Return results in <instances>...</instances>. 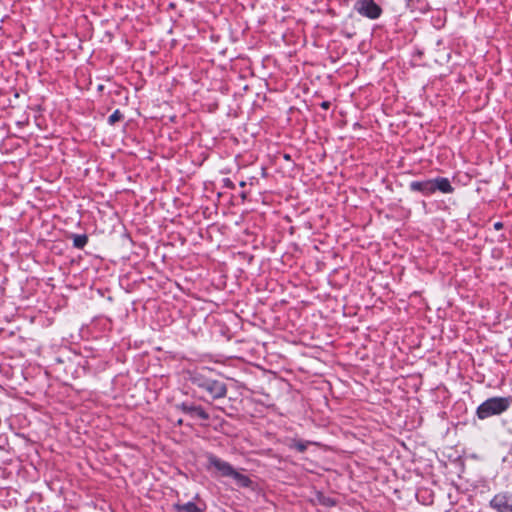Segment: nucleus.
Listing matches in <instances>:
<instances>
[{"label": "nucleus", "instance_id": "nucleus-15", "mask_svg": "<svg viewBox=\"0 0 512 512\" xmlns=\"http://www.w3.org/2000/svg\"><path fill=\"white\" fill-rule=\"evenodd\" d=\"M494 227H495V229L499 230V229L502 228V223L497 222V223L494 224Z\"/></svg>", "mask_w": 512, "mask_h": 512}, {"label": "nucleus", "instance_id": "nucleus-2", "mask_svg": "<svg viewBox=\"0 0 512 512\" xmlns=\"http://www.w3.org/2000/svg\"><path fill=\"white\" fill-rule=\"evenodd\" d=\"M190 380L197 387L207 391L213 399H221L227 395L226 384L219 380L207 378L199 372L192 373Z\"/></svg>", "mask_w": 512, "mask_h": 512}, {"label": "nucleus", "instance_id": "nucleus-4", "mask_svg": "<svg viewBox=\"0 0 512 512\" xmlns=\"http://www.w3.org/2000/svg\"><path fill=\"white\" fill-rule=\"evenodd\" d=\"M489 506L496 512H512V495L499 492L492 497Z\"/></svg>", "mask_w": 512, "mask_h": 512}, {"label": "nucleus", "instance_id": "nucleus-5", "mask_svg": "<svg viewBox=\"0 0 512 512\" xmlns=\"http://www.w3.org/2000/svg\"><path fill=\"white\" fill-rule=\"evenodd\" d=\"M208 463L210 467L215 468L223 477H229L234 469L233 466L230 465L228 462L214 455L208 456Z\"/></svg>", "mask_w": 512, "mask_h": 512}, {"label": "nucleus", "instance_id": "nucleus-6", "mask_svg": "<svg viewBox=\"0 0 512 512\" xmlns=\"http://www.w3.org/2000/svg\"><path fill=\"white\" fill-rule=\"evenodd\" d=\"M410 189L415 192H421L424 195H431L434 193L433 181H413L410 183Z\"/></svg>", "mask_w": 512, "mask_h": 512}, {"label": "nucleus", "instance_id": "nucleus-16", "mask_svg": "<svg viewBox=\"0 0 512 512\" xmlns=\"http://www.w3.org/2000/svg\"><path fill=\"white\" fill-rule=\"evenodd\" d=\"M322 106H323L324 108H327V107H328V103H327V102H324V103L322 104Z\"/></svg>", "mask_w": 512, "mask_h": 512}, {"label": "nucleus", "instance_id": "nucleus-11", "mask_svg": "<svg viewBox=\"0 0 512 512\" xmlns=\"http://www.w3.org/2000/svg\"><path fill=\"white\" fill-rule=\"evenodd\" d=\"M87 243L86 236H76L74 239V245L78 248H82Z\"/></svg>", "mask_w": 512, "mask_h": 512}, {"label": "nucleus", "instance_id": "nucleus-1", "mask_svg": "<svg viewBox=\"0 0 512 512\" xmlns=\"http://www.w3.org/2000/svg\"><path fill=\"white\" fill-rule=\"evenodd\" d=\"M511 404V397H492L478 406L476 415L481 420L500 415L505 412Z\"/></svg>", "mask_w": 512, "mask_h": 512}, {"label": "nucleus", "instance_id": "nucleus-8", "mask_svg": "<svg viewBox=\"0 0 512 512\" xmlns=\"http://www.w3.org/2000/svg\"><path fill=\"white\" fill-rule=\"evenodd\" d=\"M432 181H433V186H434V192L436 190H439L442 193H451L453 191L450 181L447 178L438 177V178L432 179Z\"/></svg>", "mask_w": 512, "mask_h": 512}, {"label": "nucleus", "instance_id": "nucleus-3", "mask_svg": "<svg viewBox=\"0 0 512 512\" xmlns=\"http://www.w3.org/2000/svg\"><path fill=\"white\" fill-rule=\"evenodd\" d=\"M354 9L363 17L378 19L382 14L381 7L374 0H356Z\"/></svg>", "mask_w": 512, "mask_h": 512}, {"label": "nucleus", "instance_id": "nucleus-7", "mask_svg": "<svg viewBox=\"0 0 512 512\" xmlns=\"http://www.w3.org/2000/svg\"><path fill=\"white\" fill-rule=\"evenodd\" d=\"M181 409L192 418H200L203 420L209 419V415L201 406L182 404Z\"/></svg>", "mask_w": 512, "mask_h": 512}, {"label": "nucleus", "instance_id": "nucleus-14", "mask_svg": "<svg viewBox=\"0 0 512 512\" xmlns=\"http://www.w3.org/2000/svg\"><path fill=\"white\" fill-rule=\"evenodd\" d=\"M295 448L300 451V452H303L306 450V444L302 443V442H297L295 443Z\"/></svg>", "mask_w": 512, "mask_h": 512}, {"label": "nucleus", "instance_id": "nucleus-10", "mask_svg": "<svg viewBox=\"0 0 512 512\" xmlns=\"http://www.w3.org/2000/svg\"><path fill=\"white\" fill-rule=\"evenodd\" d=\"M177 508L179 511L183 512H202V510L193 502H187L183 505H179Z\"/></svg>", "mask_w": 512, "mask_h": 512}, {"label": "nucleus", "instance_id": "nucleus-9", "mask_svg": "<svg viewBox=\"0 0 512 512\" xmlns=\"http://www.w3.org/2000/svg\"><path fill=\"white\" fill-rule=\"evenodd\" d=\"M232 479H234L235 483L239 487H249L251 485V480L248 476L242 474L241 472L237 471L236 469H233L230 476Z\"/></svg>", "mask_w": 512, "mask_h": 512}, {"label": "nucleus", "instance_id": "nucleus-12", "mask_svg": "<svg viewBox=\"0 0 512 512\" xmlns=\"http://www.w3.org/2000/svg\"><path fill=\"white\" fill-rule=\"evenodd\" d=\"M122 115L119 110L114 111L108 118L110 124H114L121 119Z\"/></svg>", "mask_w": 512, "mask_h": 512}, {"label": "nucleus", "instance_id": "nucleus-13", "mask_svg": "<svg viewBox=\"0 0 512 512\" xmlns=\"http://www.w3.org/2000/svg\"><path fill=\"white\" fill-rule=\"evenodd\" d=\"M320 501L326 506H333L335 504L332 499L326 497H321Z\"/></svg>", "mask_w": 512, "mask_h": 512}]
</instances>
